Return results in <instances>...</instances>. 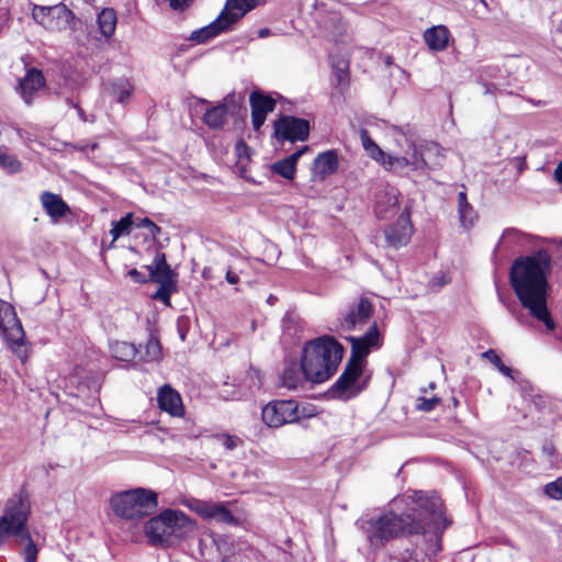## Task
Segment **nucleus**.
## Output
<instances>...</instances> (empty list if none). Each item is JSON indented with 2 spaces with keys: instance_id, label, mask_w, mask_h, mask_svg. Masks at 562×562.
Returning a JSON list of instances; mask_svg holds the SVG:
<instances>
[{
  "instance_id": "obj_1",
  "label": "nucleus",
  "mask_w": 562,
  "mask_h": 562,
  "mask_svg": "<svg viewBox=\"0 0 562 562\" xmlns=\"http://www.w3.org/2000/svg\"><path fill=\"white\" fill-rule=\"evenodd\" d=\"M450 525L441 499L423 491H413L393 499L391 509L361 522L371 547L392 540L430 533L440 538Z\"/></svg>"
},
{
  "instance_id": "obj_2",
  "label": "nucleus",
  "mask_w": 562,
  "mask_h": 562,
  "mask_svg": "<svg viewBox=\"0 0 562 562\" xmlns=\"http://www.w3.org/2000/svg\"><path fill=\"white\" fill-rule=\"evenodd\" d=\"M549 272L550 258L547 254L539 252L514 262L510 270V283L521 305L528 310L529 314L552 330L554 323L547 306Z\"/></svg>"
},
{
  "instance_id": "obj_3",
  "label": "nucleus",
  "mask_w": 562,
  "mask_h": 562,
  "mask_svg": "<svg viewBox=\"0 0 562 562\" xmlns=\"http://www.w3.org/2000/svg\"><path fill=\"white\" fill-rule=\"evenodd\" d=\"M362 146L369 157L380 164L385 170L402 172L409 169L414 172L424 173L432 168L426 159L427 154H436L443 157V149L437 144H417L408 136L401 134L396 137V144L403 153H385L364 130L360 133Z\"/></svg>"
},
{
  "instance_id": "obj_4",
  "label": "nucleus",
  "mask_w": 562,
  "mask_h": 562,
  "mask_svg": "<svg viewBox=\"0 0 562 562\" xmlns=\"http://www.w3.org/2000/svg\"><path fill=\"white\" fill-rule=\"evenodd\" d=\"M344 347L334 337L324 335L307 341L302 353V370L306 380L323 383L337 371Z\"/></svg>"
},
{
  "instance_id": "obj_5",
  "label": "nucleus",
  "mask_w": 562,
  "mask_h": 562,
  "mask_svg": "<svg viewBox=\"0 0 562 562\" xmlns=\"http://www.w3.org/2000/svg\"><path fill=\"white\" fill-rule=\"evenodd\" d=\"M196 524L179 509L167 508L144 524V533L154 547L169 548L188 538Z\"/></svg>"
},
{
  "instance_id": "obj_6",
  "label": "nucleus",
  "mask_w": 562,
  "mask_h": 562,
  "mask_svg": "<svg viewBox=\"0 0 562 562\" xmlns=\"http://www.w3.org/2000/svg\"><path fill=\"white\" fill-rule=\"evenodd\" d=\"M110 506L114 515L122 519H140L156 512L158 495L151 490L136 487L112 495Z\"/></svg>"
},
{
  "instance_id": "obj_7",
  "label": "nucleus",
  "mask_w": 562,
  "mask_h": 562,
  "mask_svg": "<svg viewBox=\"0 0 562 562\" xmlns=\"http://www.w3.org/2000/svg\"><path fill=\"white\" fill-rule=\"evenodd\" d=\"M263 0H226L221 15L209 25L191 33L190 40L204 43L221 32L228 30L232 24L241 19L247 12L255 9Z\"/></svg>"
},
{
  "instance_id": "obj_8",
  "label": "nucleus",
  "mask_w": 562,
  "mask_h": 562,
  "mask_svg": "<svg viewBox=\"0 0 562 562\" xmlns=\"http://www.w3.org/2000/svg\"><path fill=\"white\" fill-rule=\"evenodd\" d=\"M0 331L7 347L25 363L31 352L30 345L14 307L3 300H0Z\"/></svg>"
},
{
  "instance_id": "obj_9",
  "label": "nucleus",
  "mask_w": 562,
  "mask_h": 562,
  "mask_svg": "<svg viewBox=\"0 0 562 562\" xmlns=\"http://www.w3.org/2000/svg\"><path fill=\"white\" fill-rule=\"evenodd\" d=\"M29 514L30 506L21 497H14L7 502L0 517V544L5 543L11 537H15L21 542L29 539L26 526Z\"/></svg>"
},
{
  "instance_id": "obj_10",
  "label": "nucleus",
  "mask_w": 562,
  "mask_h": 562,
  "mask_svg": "<svg viewBox=\"0 0 562 562\" xmlns=\"http://www.w3.org/2000/svg\"><path fill=\"white\" fill-rule=\"evenodd\" d=\"M363 363L349 360L345 370L333 385V393L340 400H349L366 389L363 379Z\"/></svg>"
},
{
  "instance_id": "obj_11",
  "label": "nucleus",
  "mask_w": 562,
  "mask_h": 562,
  "mask_svg": "<svg viewBox=\"0 0 562 562\" xmlns=\"http://www.w3.org/2000/svg\"><path fill=\"white\" fill-rule=\"evenodd\" d=\"M32 18L49 32H61L71 27L74 13L65 5H34Z\"/></svg>"
},
{
  "instance_id": "obj_12",
  "label": "nucleus",
  "mask_w": 562,
  "mask_h": 562,
  "mask_svg": "<svg viewBox=\"0 0 562 562\" xmlns=\"http://www.w3.org/2000/svg\"><path fill=\"white\" fill-rule=\"evenodd\" d=\"M262 422L270 428H279L300 419L299 405L293 400L269 402L261 411Z\"/></svg>"
},
{
  "instance_id": "obj_13",
  "label": "nucleus",
  "mask_w": 562,
  "mask_h": 562,
  "mask_svg": "<svg viewBox=\"0 0 562 562\" xmlns=\"http://www.w3.org/2000/svg\"><path fill=\"white\" fill-rule=\"evenodd\" d=\"M182 504L187 508L202 517L203 519H214L217 522L234 526L239 525V520L232 514V512L223 503L189 498L182 501Z\"/></svg>"
},
{
  "instance_id": "obj_14",
  "label": "nucleus",
  "mask_w": 562,
  "mask_h": 562,
  "mask_svg": "<svg viewBox=\"0 0 562 562\" xmlns=\"http://www.w3.org/2000/svg\"><path fill=\"white\" fill-rule=\"evenodd\" d=\"M373 306L367 297H360L350 304L339 319V328L344 331L362 328L372 315Z\"/></svg>"
},
{
  "instance_id": "obj_15",
  "label": "nucleus",
  "mask_w": 562,
  "mask_h": 562,
  "mask_svg": "<svg viewBox=\"0 0 562 562\" xmlns=\"http://www.w3.org/2000/svg\"><path fill=\"white\" fill-rule=\"evenodd\" d=\"M351 344V357L349 360H355L366 364V357L370 353L371 349L380 348L381 335L376 324H372L367 333L360 337H348Z\"/></svg>"
},
{
  "instance_id": "obj_16",
  "label": "nucleus",
  "mask_w": 562,
  "mask_h": 562,
  "mask_svg": "<svg viewBox=\"0 0 562 562\" xmlns=\"http://www.w3.org/2000/svg\"><path fill=\"white\" fill-rule=\"evenodd\" d=\"M278 137L290 142L305 140L310 134V123L304 119L282 116L274 123Z\"/></svg>"
},
{
  "instance_id": "obj_17",
  "label": "nucleus",
  "mask_w": 562,
  "mask_h": 562,
  "mask_svg": "<svg viewBox=\"0 0 562 562\" xmlns=\"http://www.w3.org/2000/svg\"><path fill=\"white\" fill-rule=\"evenodd\" d=\"M389 246L398 249L406 246L413 235V225L407 209L400 215L397 221L384 231Z\"/></svg>"
},
{
  "instance_id": "obj_18",
  "label": "nucleus",
  "mask_w": 562,
  "mask_h": 562,
  "mask_svg": "<svg viewBox=\"0 0 562 562\" xmlns=\"http://www.w3.org/2000/svg\"><path fill=\"white\" fill-rule=\"evenodd\" d=\"M339 166V156L337 150L330 149L318 154L312 165V180L324 181L334 175Z\"/></svg>"
},
{
  "instance_id": "obj_19",
  "label": "nucleus",
  "mask_w": 562,
  "mask_h": 562,
  "mask_svg": "<svg viewBox=\"0 0 562 562\" xmlns=\"http://www.w3.org/2000/svg\"><path fill=\"white\" fill-rule=\"evenodd\" d=\"M249 103L251 108L252 127L255 131H259L268 113L274 110L276 101L269 95L255 91L249 95Z\"/></svg>"
},
{
  "instance_id": "obj_20",
  "label": "nucleus",
  "mask_w": 562,
  "mask_h": 562,
  "mask_svg": "<svg viewBox=\"0 0 562 562\" xmlns=\"http://www.w3.org/2000/svg\"><path fill=\"white\" fill-rule=\"evenodd\" d=\"M159 408L171 416L180 417L184 413L180 394L169 385L162 386L157 395Z\"/></svg>"
},
{
  "instance_id": "obj_21",
  "label": "nucleus",
  "mask_w": 562,
  "mask_h": 562,
  "mask_svg": "<svg viewBox=\"0 0 562 562\" xmlns=\"http://www.w3.org/2000/svg\"><path fill=\"white\" fill-rule=\"evenodd\" d=\"M20 91L24 101L30 104L33 94L44 87V76L41 70L32 68L20 81Z\"/></svg>"
},
{
  "instance_id": "obj_22",
  "label": "nucleus",
  "mask_w": 562,
  "mask_h": 562,
  "mask_svg": "<svg viewBox=\"0 0 562 562\" xmlns=\"http://www.w3.org/2000/svg\"><path fill=\"white\" fill-rule=\"evenodd\" d=\"M147 269L155 282L159 284H173V273L166 261L164 252H157L153 263Z\"/></svg>"
},
{
  "instance_id": "obj_23",
  "label": "nucleus",
  "mask_w": 562,
  "mask_h": 562,
  "mask_svg": "<svg viewBox=\"0 0 562 562\" xmlns=\"http://www.w3.org/2000/svg\"><path fill=\"white\" fill-rule=\"evenodd\" d=\"M450 32L445 25H436L424 32V40L429 49L435 52L445 50L448 46Z\"/></svg>"
},
{
  "instance_id": "obj_24",
  "label": "nucleus",
  "mask_w": 562,
  "mask_h": 562,
  "mask_svg": "<svg viewBox=\"0 0 562 562\" xmlns=\"http://www.w3.org/2000/svg\"><path fill=\"white\" fill-rule=\"evenodd\" d=\"M41 202L44 210L53 218L54 222L58 221L69 212L68 205L58 194L44 192L41 195Z\"/></svg>"
},
{
  "instance_id": "obj_25",
  "label": "nucleus",
  "mask_w": 562,
  "mask_h": 562,
  "mask_svg": "<svg viewBox=\"0 0 562 562\" xmlns=\"http://www.w3.org/2000/svg\"><path fill=\"white\" fill-rule=\"evenodd\" d=\"M307 150L308 146H303L289 157L274 162L271 167L272 171L288 180H292L295 176L297 160Z\"/></svg>"
},
{
  "instance_id": "obj_26",
  "label": "nucleus",
  "mask_w": 562,
  "mask_h": 562,
  "mask_svg": "<svg viewBox=\"0 0 562 562\" xmlns=\"http://www.w3.org/2000/svg\"><path fill=\"white\" fill-rule=\"evenodd\" d=\"M304 380H306L302 364L299 366L295 362H291L286 364L282 371L280 376L281 386L288 390H296L303 385Z\"/></svg>"
},
{
  "instance_id": "obj_27",
  "label": "nucleus",
  "mask_w": 562,
  "mask_h": 562,
  "mask_svg": "<svg viewBox=\"0 0 562 562\" xmlns=\"http://www.w3.org/2000/svg\"><path fill=\"white\" fill-rule=\"evenodd\" d=\"M458 213L460 224L465 228L472 227L477 220L476 212L468 202L465 191H461L458 193Z\"/></svg>"
},
{
  "instance_id": "obj_28",
  "label": "nucleus",
  "mask_w": 562,
  "mask_h": 562,
  "mask_svg": "<svg viewBox=\"0 0 562 562\" xmlns=\"http://www.w3.org/2000/svg\"><path fill=\"white\" fill-rule=\"evenodd\" d=\"M398 195L400 192L396 188L390 187L387 188L382 195L379 196L376 201V213L381 217H386L387 214L398 205Z\"/></svg>"
},
{
  "instance_id": "obj_29",
  "label": "nucleus",
  "mask_w": 562,
  "mask_h": 562,
  "mask_svg": "<svg viewBox=\"0 0 562 562\" xmlns=\"http://www.w3.org/2000/svg\"><path fill=\"white\" fill-rule=\"evenodd\" d=\"M227 117V108L225 104H217L209 108L203 113V122L212 130L223 127Z\"/></svg>"
},
{
  "instance_id": "obj_30",
  "label": "nucleus",
  "mask_w": 562,
  "mask_h": 562,
  "mask_svg": "<svg viewBox=\"0 0 562 562\" xmlns=\"http://www.w3.org/2000/svg\"><path fill=\"white\" fill-rule=\"evenodd\" d=\"M111 356L120 361H131L138 353L135 345L126 341H112L110 344Z\"/></svg>"
},
{
  "instance_id": "obj_31",
  "label": "nucleus",
  "mask_w": 562,
  "mask_h": 562,
  "mask_svg": "<svg viewBox=\"0 0 562 562\" xmlns=\"http://www.w3.org/2000/svg\"><path fill=\"white\" fill-rule=\"evenodd\" d=\"M98 25L104 37H111L116 27L115 11L111 8H104L98 15Z\"/></svg>"
},
{
  "instance_id": "obj_32",
  "label": "nucleus",
  "mask_w": 562,
  "mask_h": 562,
  "mask_svg": "<svg viewBox=\"0 0 562 562\" xmlns=\"http://www.w3.org/2000/svg\"><path fill=\"white\" fill-rule=\"evenodd\" d=\"M162 358L161 346L157 336L150 333L148 340L145 345V352L142 356L144 361L157 362Z\"/></svg>"
},
{
  "instance_id": "obj_33",
  "label": "nucleus",
  "mask_w": 562,
  "mask_h": 562,
  "mask_svg": "<svg viewBox=\"0 0 562 562\" xmlns=\"http://www.w3.org/2000/svg\"><path fill=\"white\" fill-rule=\"evenodd\" d=\"M133 224L134 222L132 213L126 214L117 222H112V228L110 231V234L112 236L113 241L117 240L123 235H128L131 233V227Z\"/></svg>"
},
{
  "instance_id": "obj_34",
  "label": "nucleus",
  "mask_w": 562,
  "mask_h": 562,
  "mask_svg": "<svg viewBox=\"0 0 562 562\" xmlns=\"http://www.w3.org/2000/svg\"><path fill=\"white\" fill-rule=\"evenodd\" d=\"M322 24L324 29L333 36L340 35L345 32V25L339 13H330L328 16L322 20Z\"/></svg>"
},
{
  "instance_id": "obj_35",
  "label": "nucleus",
  "mask_w": 562,
  "mask_h": 562,
  "mask_svg": "<svg viewBox=\"0 0 562 562\" xmlns=\"http://www.w3.org/2000/svg\"><path fill=\"white\" fill-rule=\"evenodd\" d=\"M245 392L241 396H246L254 390H259L262 385V376L259 370L250 368L244 379Z\"/></svg>"
},
{
  "instance_id": "obj_36",
  "label": "nucleus",
  "mask_w": 562,
  "mask_h": 562,
  "mask_svg": "<svg viewBox=\"0 0 562 562\" xmlns=\"http://www.w3.org/2000/svg\"><path fill=\"white\" fill-rule=\"evenodd\" d=\"M133 91L134 87L128 80H121L113 85V95L120 103L127 101Z\"/></svg>"
},
{
  "instance_id": "obj_37",
  "label": "nucleus",
  "mask_w": 562,
  "mask_h": 562,
  "mask_svg": "<svg viewBox=\"0 0 562 562\" xmlns=\"http://www.w3.org/2000/svg\"><path fill=\"white\" fill-rule=\"evenodd\" d=\"M212 438L216 443L221 445L228 451L234 450L237 446L241 445V439L239 437L229 434H216Z\"/></svg>"
},
{
  "instance_id": "obj_38",
  "label": "nucleus",
  "mask_w": 562,
  "mask_h": 562,
  "mask_svg": "<svg viewBox=\"0 0 562 562\" xmlns=\"http://www.w3.org/2000/svg\"><path fill=\"white\" fill-rule=\"evenodd\" d=\"M0 167L9 173H15L21 170V162L0 149Z\"/></svg>"
},
{
  "instance_id": "obj_39",
  "label": "nucleus",
  "mask_w": 562,
  "mask_h": 562,
  "mask_svg": "<svg viewBox=\"0 0 562 562\" xmlns=\"http://www.w3.org/2000/svg\"><path fill=\"white\" fill-rule=\"evenodd\" d=\"M483 357L486 358L488 361H491L498 369V371L502 374L512 378V370H510V368L506 367L502 362L499 356L494 350L490 349V350L485 351L483 353Z\"/></svg>"
},
{
  "instance_id": "obj_40",
  "label": "nucleus",
  "mask_w": 562,
  "mask_h": 562,
  "mask_svg": "<svg viewBox=\"0 0 562 562\" xmlns=\"http://www.w3.org/2000/svg\"><path fill=\"white\" fill-rule=\"evenodd\" d=\"M26 542L25 547L22 550V555L25 562H36L38 549L36 544L31 539V533L29 532V539H24Z\"/></svg>"
},
{
  "instance_id": "obj_41",
  "label": "nucleus",
  "mask_w": 562,
  "mask_h": 562,
  "mask_svg": "<svg viewBox=\"0 0 562 562\" xmlns=\"http://www.w3.org/2000/svg\"><path fill=\"white\" fill-rule=\"evenodd\" d=\"M544 492L553 499H562V476L547 484Z\"/></svg>"
},
{
  "instance_id": "obj_42",
  "label": "nucleus",
  "mask_w": 562,
  "mask_h": 562,
  "mask_svg": "<svg viewBox=\"0 0 562 562\" xmlns=\"http://www.w3.org/2000/svg\"><path fill=\"white\" fill-rule=\"evenodd\" d=\"M135 225L140 228H146L153 237L159 235L161 231V228L148 217L137 218Z\"/></svg>"
},
{
  "instance_id": "obj_43",
  "label": "nucleus",
  "mask_w": 562,
  "mask_h": 562,
  "mask_svg": "<svg viewBox=\"0 0 562 562\" xmlns=\"http://www.w3.org/2000/svg\"><path fill=\"white\" fill-rule=\"evenodd\" d=\"M438 403H439L438 397H431V398L418 397L416 407L423 412H430L436 407V405Z\"/></svg>"
},
{
  "instance_id": "obj_44",
  "label": "nucleus",
  "mask_w": 562,
  "mask_h": 562,
  "mask_svg": "<svg viewBox=\"0 0 562 562\" xmlns=\"http://www.w3.org/2000/svg\"><path fill=\"white\" fill-rule=\"evenodd\" d=\"M171 286L172 284H160V288L155 292L153 297L169 305Z\"/></svg>"
},
{
  "instance_id": "obj_45",
  "label": "nucleus",
  "mask_w": 562,
  "mask_h": 562,
  "mask_svg": "<svg viewBox=\"0 0 562 562\" xmlns=\"http://www.w3.org/2000/svg\"><path fill=\"white\" fill-rule=\"evenodd\" d=\"M235 151L239 159L249 158V147L244 140H238L235 145Z\"/></svg>"
},
{
  "instance_id": "obj_46",
  "label": "nucleus",
  "mask_w": 562,
  "mask_h": 562,
  "mask_svg": "<svg viewBox=\"0 0 562 562\" xmlns=\"http://www.w3.org/2000/svg\"><path fill=\"white\" fill-rule=\"evenodd\" d=\"M173 10H183L189 7L192 0H166Z\"/></svg>"
},
{
  "instance_id": "obj_47",
  "label": "nucleus",
  "mask_w": 562,
  "mask_h": 562,
  "mask_svg": "<svg viewBox=\"0 0 562 562\" xmlns=\"http://www.w3.org/2000/svg\"><path fill=\"white\" fill-rule=\"evenodd\" d=\"M127 274L136 282L140 283L145 281L144 277L136 269L130 270Z\"/></svg>"
},
{
  "instance_id": "obj_48",
  "label": "nucleus",
  "mask_w": 562,
  "mask_h": 562,
  "mask_svg": "<svg viewBox=\"0 0 562 562\" xmlns=\"http://www.w3.org/2000/svg\"><path fill=\"white\" fill-rule=\"evenodd\" d=\"M518 235H519L518 231H516L514 228H509L503 233V239L516 238Z\"/></svg>"
},
{
  "instance_id": "obj_49",
  "label": "nucleus",
  "mask_w": 562,
  "mask_h": 562,
  "mask_svg": "<svg viewBox=\"0 0 562 562\" xmlns=\"http://www.w3.org/2000/svg\"><path fill=\"white\" fill-rule=\"evenodd\" d=\"M225 278H226V281H227L228 283H231V284H236V283L238 282V280H239V279H238V276H237L236 273L232 272L231 270H228V271L226 272Z\"/></svg>"
},
{
  "instance_id": "obj_50",
  "label": "nucleus",
  "mask_w": 562,
  "mask_h": 562,
  "mask_svg": "<svg viewBox=\"0 0 562 562\" xmlns=\"http://www.w3.org/2000/svg\"><path fill=\"white\" fill-rule=\"evenodd\" d=\"M347 76V65H342L337 69V78L339 81H342Z\"/></svg>"
},
{
  "instance_id": "obj_51",
  "label": "nucleus",
  "mask_w": 562,
  "mask_h": 562,
  "mask_svg": "<svg viewBox=\"0 0 562 562\" xmlns=\"http://www.w3.org/2000/svg\"><path fill=\"white\" fill-rule=\"evenodd\" d=\"M207 102L205 100L195 99L194 103H191L192 110L196 113L199 111V108H202Z\"/></svg>"
},
{
  "instance_id": "obj_52",
  "label": "nucleus",
  "mask_w": 562,
  "mask_h": 562,
  "mask_svg": "<svg viewBox=\"0 0 562 562\" xmlns=\"http://www.w3.org/2000/svg\"><path fill=\"white\" fill-rule=\"evenodd\" d=\"M554 178L559 183H562V161L558 165L554 170Z\"/></svg>"
},
{
  "instance_id": "obj_53",
  "label": "nucleus",
  "mask_w": 562,
  "mask_h": 562,
  "mask_svg": "<svg viewBox=\"0 0 562 562\" xmlns=\"http://www.w3.org/2000/svg\"><path fill=\"white\" fill-rule=\"evenodd\" d=\"M270 35V30L265 27V29H260L259 32H258V36L263 38V37H267Z\"/></svg>"
}]
</instances>
